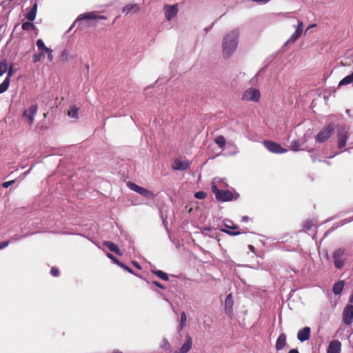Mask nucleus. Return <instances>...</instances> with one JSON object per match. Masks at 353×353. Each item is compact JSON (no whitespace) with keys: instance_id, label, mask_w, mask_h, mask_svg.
Instances as JSON below:
<instances>
[{"instance_id":"f257e3e1","label":"nucleus","mask_w":353,"mask_h":353,"mask_svg":"<svg viewBox=\"0 0 353 353\" xmlns=\"http://www.w3.org/2000/svg\"><path fill=\"white\" fill-rule=\"evenodd\" d=\"M239 30H234L223 37L222 54L224 59L230 58L236 51L239 43Z\"/></svg>"},{"instance_id":"f03ea898","label":"nucleus","mask_w":353,"mask_h":353,"mask_svg":"<svg viewBox=\"0 0 353 353\" xmlns=\"http://www.w3.org/2000/svg\"><path fill=\"white\" fill-rule=\"evenodd\" d=\"M212 191L215 194L216 199L222 202L230 201L234 199L236 200L239 196L238 194L234 195L230 190H220L215 185L212 186Z\"/></svg>"},{"instance_id":"7ed1b4c3","label":"nucleus","mask_w":353,"mask_h":353,"mask_svg":"<svg viewBox=\"0 0 353 353\" xmlns=\"http://www.w3.org/2000/svg\"><path fill=\"white\" fill-rule=\"evenodd\" d=\"M350 135L349 131L345 125H341L337 128V142L338 148L341 149L346 145L347 139Z\"/></svg>"},{"instance_id":"20e7f679","label":"nucleus","mask_w":353,"mask_h":353,"mask_svg":"<svg viewBox=\"0 0 353 353\" xmlns=\"http://www.w3.org/2000/svg\"><path fill=\"white\" fill-rule=\"evenodd\" d=\"M334 130V125L329 124L326 127L323 128L315 137L316 142L323 143L326 141L333 134Z\"/></svg>"},{"instance_id":"39448f33","label":"nucleus","mask_w":353,"mask_h":353,"mask_svg":"<svg viewBox=\"0 0 353 353\" xmlns=\"http://www.w3.org/2000/svg\"><path fill=\"white\" fill-rule=\"evenodd\" d=\"M127 185L130 190L139 193V194L142 195L145 198L153 199L155 197V194H154L153 192L143 187H141L134 183L128 182Z\"/></svg>"},{"instance_id":"423d86ee","label":"nucleus","mask_w":353,"mask_h":353,"mask_svg":"<svg viewBox=\"0 0 353 353\" xmlns=\"http://www.w3.org/2000/svg\"><path fill=\"white\" fill-rule=\"evenodd\" d=\"M344 254L345 250L343 248H338L334 250L332 258L336 268L341 269L345 265Z\"/></svg>"},{"instance_id":"0eeeda50","label":"nucleus","mask_w":353,"mask_h":353,"mask_svg":"<svg viewBox=\"0 0 353 353\" xmlns=\"http://www.w3.org/2000/svg\"><path fill=\"white\" fill-rule=\"evenodd\" d=\"M261 97V93L259 90L255 88H250L245 90L243 94L242 99L246 101H259Z\"/></svg>"},{"instance_id":"6e6552de","label":"nucleus","mask_w":353,"mask_h":353,"mask_svg":"<svg viewBox=\"0 0 353 353\" xmlns=\"http://www.w3.org/2000/svg\"><path fill=\"white\" fill-rule=\"evenodd\" d=\"M263 144L268 150L272 153L282 154L288 151L287 149L282 148L280 144L272 141H264Z\"/></svg>"},{"instance_id":"1a4fd4ad","label":"nucleus","mask_w":353,"mask_h":353,"mask_svg":"<svg viewBox=\"0 0 353 353\" xmlns=\"http://www.w3.org/2000/svg\"><path fill=\"white\" fill-rule=\"evenodd\" d=\"M229 223H224V226L225 228H221V231L223 233L228 234L230 236H236L241 234L245 233L244 231L239 230V226L234 224L232 222L229 221Z\"/></svg>"},{"instance_id":"9d476101","label":"nucleus","mask_w":353,"mask_h":353,"mask_svg":"<svg viewBox=\"0 0 353 353\" xmlns=\"http://www.w3.org/2000/svg\"><path fill=\"white\" fill-rule=\"evenodd\" d=\"M38 107L37 105H32L30 108L25 110L23 113V117L27 120L30 125L34 122V117L37 112Z\"/></svg>"},{"instance_id":"9b49d317","label":"nucleus","mask_w":353,"mask_h":353,"mask_svg":"<svg viewBox=\"0 0 353 353\" xmlns=\"http://www.w3.org/2000/svg\"><path fill=\"white\" fill-rule=\"evenodd\" d=\"M165 17L168 21L172 20L176 17L178 14V5H165L164 6Z\"/></svg>"},{"instance_id":"f8f14e48","label":"nucleus","mask_w":353,"mask_h":353,"mask_svg":"<svg viewBox=\"0 0 353 353\" xmlns=\"http://www.w3.org/2000/svg\"><path fill=\"white\" fill-rule=\"evenodd\" d=\"M303 23L301 21L298 20L297 26L295 32L290 37V39L285 43V45L288 43H293L296 42L301 36L303 33Z\"/></svg>"},{"instance_id":"ddd939ff","label":"nucleus","mask_w":353,"mask_h":353,"mask_svg":"<svg viewBox=\"0 0 353 353\" xmlns=\"http://www.w3.org/2000/svg\"><path fill=\"white\" fill-rule=\"evenodd\" d=\"M192 347V337L189 334H186L185 341L182 345V346L176 350L174 353H187Z\"/></svg>"},{"instance_id":"4468645a","label":"nucleus","mask_w":353,"mask_h":353,"mask_svg":"<svg viewBox=\"0 0 353 353\" xmlns=\"http://www.w3.org/2000/svg\"><path fill=\"white\" fill-rule=\"evenodd\" d=\"M311 336V329L310 327H305L299 330L297 339L301 342H304L310 339Z\"/></svg>"},{"instance_id":"2eb2a0df","label":"nucleus","mask_w":353,"mask_h":353,"mask_svg":"<svg viewBox=\"0 0 353 353\" xmlns=\"http://www.w3.org/2000/svg\"><path fill=\"white\" fill-rule=\"evenodd\" d=\"M190 166V162L188 161H181L179 159H175L172 165V168L174 170H188Z\"/></svg>"},{"instance_id":"dca6fc26","label":"nucleus","mask_w":353,"mask_h":353,"mask_svg":"<svg viewBox=\"0 0 353 353\" xmlns=\"http://www.w3.org/2000/svg\"><path fill=\"white\" fill-rule=\"evenodd\" d=\"M341 350V343L339 341H332L328 345L327 353H340Z\"/></svg>"},{"instance_id":"f3484780","label":"nucleus","mask_w":353,"mask_h":353,"mask_svg":"<svg viewBox=\"0 0 353 353\" xmlns=\"http://www.w3.org/2000/svg\"><path fill=\"white\" fill-rule=\"evenodd\" d=\"M287 344V336L281 333L276 339L275 347L276 350H283Z\"/></svg>"},{"instance_id":"a211bd4d","label":"nucleus","mask_w":353,"mask_h":353,"mask_svg":"<svg viewBox=\"0 0 353 353\" xmlns=\"http://www.w3.org/2000/svg\"><path fill=\"white\" fill-rule=\"evenodd\" d=\"M37 3L35 1L32 5V8L25 14L26 19L29 21H33L35 19L37 12Z\"/></svg>"},{"instance_id":"6ab92c4d","label":"nucleus","mask_w":353,"mask_h":353,"mask_svg":"<svg viewBox=\"0 0 353 353\" xmlns=\"http://www.w3.org/2000/svg\"><path fill=\"white\" fill-rule=\"evenodd\" d=\"M233 299L232 294H229L227 295L225 301V310L228 314H231L232 312L233 307Z\"/></svg>"},{"instance_id":"aec40b11","label":"nucleus","mask_w":353,"mask_h":353,"mask_svg":"<svg viewBox=\"0 0 353 353\" xmlns=\"http://www.w3.org/2000/svg\"><path fill=\"white\" fill-rule=\"evenodd\" d=\"M103 245L108 248L111 252L116 253L117 254L121 255V250L119 247L111 241H104Z\"/></svg>"},{"instance_id":"412c9836","label":"nucleus","mask_w":353,"mask_h":353,"mask_svg":"<svg viewBox=\"0 0 353 353\" xmlns=\"http://www.w3.org/2000/svg\"><path fill=\"white\" fill-rule=\"evenodd\" d=\"M140 10V7L138 4H128L122 9L123 13L128 14L130 12H138Z\"/></svg>"},{"instance_id":"4be33fe9","label":"nucleus","mask_w":353,"mask_h":353,"mask_svg":"<svg viewBox=\"0 0 353 353\" xmlns=\"http://www.w3.org/2000/svg\"><path fill=\"white\" fill-rule=\"evenodd\" d=\"M344 285L345 282L343 281H339L335 283L332 288L334 294L336 295L340 294L343 290Z\"/></svg>"},{"instance_id":"5701e85b","label":"nucleus","mask_w":353,"mask_h":353,"mask_svg":"<svg viewBox=\"0 0 353 353\" xmlns=\"http://www.w3.org/2000/svg\"><path fill=\"white\" fill-rule=\"evenodd\" d=\"M304 143V141H301L300 139H296V140H294L290 146V150H292V151H294V152H296V151H299V150H301V146Z\"/></svg>"},{"instance_id":"b1692460","label":"nucleus","mask_w":353,"mask_h":353,"mask_svg":"<svg viewBox=\"0 0 353 353\" xmlns=\"http://www.w3.org/2000/svg\"><path fill=\"white\" fill-rule=\"evenodd\" d=\"M83 19H95V13L94 12L85 13L78 17L75 22Z\"/></svg>"},{"instance_id":"393cba45","label":"nucleus","mask_w":353,"mask_h":353,"mask_svg":"<svg viewBox=\"0 0 353 353\" xmlns=\"http://www.w3.org/2000/svg\"><path fill=\"white\" fill-rule=\"evenodd\" d=\"M350 83H353V72L351 74L347 75L345 77H344L339 82V85L341 86V85H347V84H350Z\"/></svg>"},{"instance_id":"a878e982","label":"nucleus","mask_w":353,"mask_h":353,"mask_svg":"<svg viewBox=\"0 0 353 353\" xmlns=\"http://www.w3.org/2000/svg\"><path fill=\"white\" fill-rule=\"evenodd\" d=\"M10 85L9 77H7L4 81L0 84V93L6 92Z\"/></svg>"},{"instance_id":"bb28decb","label":"nucleus","mask_w":353,"mask_h":353,"mask_svg":"<svg viewBox=\"0 0 353 353\" xmlns=\"http://www.w3.org/2000/svg\"><path fill=\"white\" fill-rule=\"evenodd\" d=\"M214 142L219 146L222 150L224 149L225 145V139L223 136L220 135L214 139Z\"/></svg>"},{"instance_id":"cd10ccee","label":"nucleus","mask_w":353,"mask_h":353,"mask_svg":"<svg viewBox=\"0 0 353 353\" xmlns=\"http://www.w3.org/2000/svg\"><path fill=\"white\" fill-rule=\"evenodd\" d=\"M187 322V316L185 312H181V321L180 325L179 326V332H181L183 328L185 327Z\"/></svg>"},{"instance_id":"c85d7f7f","label":"nucleus","mask_w":353,"mask_h":353,"mask_svg":"<svg viewBox=\"0 0 353 353\" xmlns=\"http://www.w3.org/2000/svg\"><path fill=\"white\" fill-rule=\"evenodd\" d=\"M152 273H154L155 275H157L158 277H159L162 280H164V281L168 280V276L167 275V274L163 272L161 270H153Z\"/></svg>"},{"instance_id":"c756f323","label":"nucleus","mask_w":353,"mask_h":353,"mask_svg":"<svg viewBox=\"0 0 353 353\" xmlns=\"http://www.w3.org/2000/svg\"><path fill=\"white\" fill-rule=\"evenodd\" d=\"M21 28L23 30L29 31L35 29V26L31 21H26L23 23Z\"/></svg>"},{"instance_id":"7c9ffc66","label":"nucleus","mask_w":353,"mask_h":353,"mask_svg":"<svg viewBox=\"0 0 353 353\" xmlns=\"http://www.w3.org/2000/svg\"><path fill=\"white\" fill-rule=\"evenodd\" d=\"M8 70L7 61L6 59L0 61V77L2 76Z\"/></svg>"},{"instance_id":"2f4dec72","label":"nucleus","mask_w":353,"mask_h":353,"mask_svg":"<svg viewBox=\"0 0 353 353\" xmlns=\"http://www.w3.org/2000/svg\"><path fill=\"white\" fill-rule=\"evenodd\" d=\"M78 114H79V108H77L76 106H72L70 108V110L68 112V116L72 118H78Z\"/></svg>"},{"instance_id":"473e14b6","label":"nucleus","mask_w":353,"mask_h":353,"mask_svg":"<svg viewBox=\"0 0 353 353\" xmlns=\"http://www.w3.org/2000/svg\"><path fill=\"white\" fill-rule=\"evenodd\" d=\"M206 196H207V194L203 191L196 192L194 194L195 198H196L198 199H203L206 197Z\"/></svg>"},{"instance_id":"72a5a7b5","label":"nucleus","mask_w":353,"mask_h":353,"mask_svg":"<svg viewBox=\"0 0 353 353\" xmlns=\"http://www.w3.org/2000/svg\"><path fill=\"white\" fill-rule=\"evenodd\" d=\"M43 55V52H40V53H38V54H34L33 56H32V61L34 63H37L39 62L42 56Z\"/></svg>"},{"instance_id":"f704fd0d","label":"nucleus","mask_w":353,"mask_h":353,"mask_svg":"<svg viewBox=\"0 0 353 353\" xmlns=\"http://www.w3.org/2000/svg\"><path fill=\"white\" fill-rule=\"evenodd\" d=\"M313 223H312V221L311 220H307L305 223H304V225H303V228L305 230H310L312 227L313 226Z\"/></svg>"},{"instance_id":"c9c22d12","label":"nucleus","mask_w":353,"mask_h":353,"mask_svg":"<svg viewBox=\"0 0 353 353\" xmlns=\"http://www.w3.org/2000/svg\"><path fill=\"white\" fill-rule=\"evenodd\" d=\"M107 256L111 259L114 263L118 265L119 266L120 263H121L120 261H119L113 254L110 253L107 254Z\"/></svg>"},{"instance_id":"e433bc0d","label":"nucleus","mask_w":353,"mask_h":353,"mask_svg":"<svg viewBox=\"0 0 353 353\" xmlns=\"http://www.w3.org/2000/svg\"><path fill=\"white\" fill-rule=\"evenodd\" d=\"M37 46L39 49V50L41 51L45 47V44L42 39H39L37 41Z\"/></svg>"},{"instance_id":"4c0bfd02","label":"nucleus","mask_w":353,"mask_h":353,"mask_svg":"<svg viewBox=\"0 0 353 353\" xmlns=\"http://www.w3.org/2000/svg\"><path fill=\"white\" fill-rule=\"evenodd\" d=\"M119 266L126 270L127 272H130V274H134L133 270H132L130 268L123 263L122 262L120 263Z\"/></svg>"},{"instance_id":"58836bf2","label":"nucleus","mask_w":353,"mask_h":353,"mask_svg":"<svg viewBox=\"0 0 353 353\" xmlns=\"http://www.w3.org/2000/svg\"><path fill=\"white\" fill-rule=\"evenodd\" d=\"M50 274L53 276H58L59 274V271L57 268L52 267L50 270Z\"/></svg>"},{"instance_id":"ea45409f","label":"nucleus","mask_w":353,"mask_h":353,"mask_svg":"<svg viewBox=\"0 0 353 353\" xmlns=\"http://www.w3.org/2000/svg\"><path fill=\"white\" fill-rule=\"evenodd\" d=\"M15 182V180H11V181H6V182H3L2 183V186L5 188H8L10 185H12L13 183H14Z\"/></svg>"},{"instance_id":"a19ab883","label":"nucleus","mask_w":353,"mask_h":353,"mask_svg":"<svg viewBox=\"0 0 353 353\" xmlns=\"http://www.w3.org/2000/svg\"><path fill=\"white\" fill-rule=\"evenodd\" d=\"M10 243V241H6L0 243V250L6 248Z\"/></svg>"},{"instance_id":"79ce46f5","label":"nucleus","mask_w":353,"mask_h":353,"mask_svg":"<svg viewBox=\"0 0 353 353\" xmlns=\"http://www.w3.org/2000/svg\"><path fill=\"white\" fill-rule=\"evenodd\" d=\"M152 283H153L155 286H157V287H158V288H159L165 289V287H164L161 283H160L159 281H154L152 282Z\"/></svg>"},{"instance_id":"37998d69","label":"nucleus","mask_w":353,"mask_h":353,"mask_svg":"<svg viewBox=\"0 0 353 353\" xmlns=\"http://www.w3.org/2000/svg\"><path fill=\"white\" fill-rule=\"evenodd\" d=\"M163 348H165L166 350L170 349V343H168V341L167 340L163 341Z\"/></svg>"},{"instance_id":"c03bdc74","label":"nucleus","mask_w":353,"mask_h":353,"mask_svg":"<svg viewBox=\"0 0 353 353\" xmlns=\"http://www.w3.org/2000/svg\"><path fill=\"white\" fill-rule=\"evenodd\" d=\"M95 19L105 20V19H107V17L104 15H99V14H95Z\"/></svg>"},{"instance_id":"a18cd8bd","label":"nucleus","mask_w":353,"mask_h":353,"mask_svg":"<svg viewBox=\"0 0 353 353\" xmlns=\"http://www.w3.org/2000/svg\"><path fill=\"white\" fill-rule=\"evenodd\" d=\"M41 52H43V54L44 53H48V52H52V50L49 48H47L46 46L41 51Z\"/></svg>"},{"instance_id":"49530a36","label":"nucleus","mask_w":353,"mask_h":353,"mask_svg":"<svg viewBox=\"0 0 353 353\" xmlns=\"http://www.w3.org/2000/svg\"><path fill=\"white\" fill-rule=\"evenodd\" d=\"M254 2L258 3H265L270 1V0H252Z\"/></svg>"},{"instance_id":"de8ad7c7","label":"nucleus","mask_w":353,"mask_h":353,"mask_svg":"<svg viewBox=\"0 0 353 353\" xmlns=\"http://www.w3.org/2000/svg\"><path fill=\"white\" fill-rule=\"evenodd\" d=\"M12 66L11 65L8 70V77H9V79L10 78V77L12 75Z\"/></svg>"},{"instance_id":"09e8293b","label":"nucleus","mask_w":353,"mask_h":353,"mask_svg":"<svg viewBox=\"0 0 353 353\" xmlns=\"http://www.w3.org/2000/svg\"><path fill=\"white\" fill-rule=\"evenodd\" d=\"M48 59L50 61H52L53 60V55L52 52H48Z\"/></svg>"},{"instance_id":"8fccbe9b","label":"nucleus","mask_w":353,"mask_h":353,"mask_svg":"<svg viewBox=\"0 0 353 353\" xmlns=\"http://www.w3.org/2000/svg\"><path fill=\"white\" fill-rule=\"evenodd\" d=\"M132 264L138 269H141V266L140 265L137 263V262H135V261H133L132 262Z\"/></svg>"},{"instance_id":"3c124183","label":"nucleus","mask_w":353,"mask_h":353,"mask_svg":"<svg viewBox=\"0 0 353 353\" xmlns=\"http://www.w3.org/2000/svg\"><path fill=\"white\" fill-rule=\"evenodd\" d=\"M249 221V217L247 216H244L242 218V221L243 222H248Z\"/></svg>"},{"instance_id":"603ef678","label":"nucleus","mask_w":353,"mask_h":353,"mask_svg":"<svg viewBox=\"0 0 353 353\" xmlns=\"http://www.w3.org/2000/svg\"><path fill=\"white\" fill-rule=\"evenodd\" d=\"M316 26V24H315V23H313V24L310 25V26L307 28V29H306V32H307L309 29L312 28H314Z\"/></svg>"},{"instance_id":"864d4df0","label":"nucleus","mask_w":353,"mask_h":353,"mask_svg":"<svg viewBox=\"0 0 353 353\" xmlns=\"http://www.w3.org/2000/svg\"><path fill=\"white\" fill-rule=\"evenodd\" d=\"M288 353H299L296 349H292L289 351Z\"/></svg>"},{"instance_id":"5fc2aeb1","label":"nucleus","mask_w":353,"mask_h":353,"mask_svg":"<svg viewBox=\"0 0 353 353\" xmlns=\"http://www.w3.org/2000/svg\"><path fill=\"white\" fill-rule=\"evenodd\" d=\"M249 249L251 250V251H254V247L252 245H249Z\"/></svg>"},{"instance_id":"6e6d98bb","label":"nucleus","mask_w":353,"mask_h":353,"mask_svg":"<svg viewBox=\"0 0 353 353\" xmlns=\"http://www.w3.org/2000/svg\"><path fill=\"white\" fill-rule=\"evenodd\" d=\"M112 353H122V352H119L118 350H116V351H114Z\"/></svg>"},{"instance_id":"4d7b16f0","label":"nucleus","mask_w":353,"mask_h":353,"mask_svg":"<svg viewBox=\"0 0 353 353\" xmlns=\"http://www.w3.org/2000/svg\"><path fill=\"white\" fill-rule=\"evenodd\" d=\"M85 67H86L87 70H89V65H88V64H87V65H85Z\"/></svg>"},{"instance_id":"13d9d810","label":"nucleus","mask_w":353,"mask_h":353,"mask_svg":"<svg viewBox=\"0 0 353 353\" xmlns=\"http://www.w3.org/2000/svg\"><path fill=\"white\" fill-rule=\"evenodd\" d=\"M65 54H66V51H63V53H62V55H64Z\"/></svg>"}]
</instances>
